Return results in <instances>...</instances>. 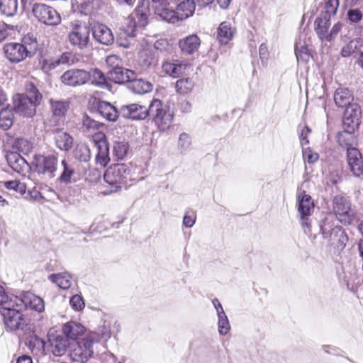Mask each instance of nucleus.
Instances as JSON below:
<instances>
[{
    "instance_id": "1",
    "label": "nucleus",
    "mask_w": 363,
    "mask_h": 363,
    "mask_svg": "<svg viewBox=\"0 0 363 363\" xmlns=\"http://www.w3.org/2000/svg\"><path fill=\"white\" fill-rule=\"evenodd\" d=\"M104 179L111 186L108 193L117 191L122 186L126 187L133 179L130 175V169L123 163L110 166L105 172Z\"/></svg>"
},
{
    "instance_id": "2",
    "label": "nucleus",
    "mask_w": 363,
    "mask_h": 363,
    "mask_svg": "<svg viewBox=\"0 0 363 363\" xmlns=\"http://www.w3.org/2000/svg\"><path fill=\"white\" fill-rule=\"evenodd\" d=\"M23 44L10 43L6 44L4 48V53L6 58L11 62L18 63L27 57H31L37 48V42L30 37H25Z\"/></svg>"
},
{
    "instance_id": "3",
    "label": "nucleus",
    "mask_w": 363,
    "mask_h": 363,
    "mask_svg": "<svg viewBox=\"0 0 363 363\" xmlns=\"http://www.w3.org/2000/svg\"><path fill=\"white\" fill-rule=\"evenodd\" d=\"M97 340L96 335L89 334L80 340L70 344L69 352L70 359L78 363L88 362L93 357L94 345Z\"/></svg>"
},
{
    "instance_id": "4",
    "label": "nucleus",
    "mask_w": 363,
    "mask_h": 363,
    "mask_svg": "<svg viewBox=\"0 0 363 363\" xmlns=\"http://www.w3.org/2000/svg\"><path fill=\"white\" fill-rule=\"evenodd\" d=\"M147 117H150L161 131L167 130L173 121V114L159 99H153L147 108Z\"/></svg>"
},
{
    "instance_id": "5",
    "label": "nucleus",
    "mask_w": 363,
    "mask_h": 363,
    "mask_svg": "<svg viewBox=\"0 0 363 363\" xmlns=\"http://www.w3.org/2000/svg\"><path fill=\"white\" fill-rule=\"evenodd\" d=\"M21 309V308H17L16 304L1 308L0 313L7 330L11 331L27 330V320L23 318L20 311Z\"/></svg>"
},
{
    "instance_id": "6",
    "label": "nucleus",
    "mask_w": 363,
    "mask_h": 363,
    "mask_svg": "<svg viewBox=\"0 0 363 363\" xmlns=\"http://www.w3.org/2000/svg\"><path fill=\"white\" fill-rule=\"evenodd\" d=\"M333 213L336 219L343 225L352 223L354 218V211L350 201L341 195H336L332 200Z\"/></svg>"
},
{
    "instance_id": "7",
    "label": "nucleus",
    "mask_w": 363,
    "mask_h": 363,
    "mask_svg": "<svg viewBox=\"0 0 363 363\" xmlns=\"http://www.w3.org/2000/svg\"><path fill=\"white\" fill-rule=\"evenodd\" d=\"M320 230L323 238L333 245L338 246L339 243L343 244L347 240L344 230L340 226L335 224L332 216L329 215L323 220Z\"/></svg>"
},
{
    "instance_id": "8",
    "label": "nucleus",
    "mask_w": 363,
    "mask_h": 363,
    "mask_svg": "<svg viewBox=\"0 0 363 363\" xmlns=\"http://www.w3.org/2000/svg\"><path fill=\"white\" fill-rule=\"evenodd\" d=\"M148 6L147 1H143L127 18L126 32L128 35L134 37L139 28H144L147 24Z\"/></svg>"
},
{
    "instance_id": "9",
    "label": "nucleus",
    "mask_w": 363,
    "mask_h": 363,
    "mask_svg": "<svg viewBox=\"0 0 363 363\" xmlns=\"http://www.w3.org/2000/svg\"><path fill=\"white\" fill-rule=\"evenodd\" d=\"M90 32L89 26L76 24L68 34L69 44L78 50L86 49L90 44Z\"/></svg>"
},
{
    "instance_id": "10",
    "label": "nucleus",
    "mask_w": 363,
    "mask_h": 363,
    "mask_svg": "<svg viewBox=\"0 0 363 363\" xmlns=\"http://www.w3.org/2000/svg\"><path fill=\"white\" fill-rule=\"evenodd\" d=\"M32 12L38 21L45 25L57 26L61 22L60 15L54 8L48 5L35 4Z\"/></svg>"
},
{
    "instance_id": "11",
    "label": "nucleus",
    "mask_w": 363,
    "mask_h": 363,
    "mask_svg": "<svg viewBox=\"0 0 363 363\" xmlns=\"http://www.w3.org/2000/svg\"><path fill=\"white\" fill-rule=\"evenodd\" d=\"M11 304H16L17 308L24 307L38 313H41L45 309L43 298L30 291L24 292L20 296H13Z\"/></svg>"
},
{
    "instance_id": "12",
    "label": "nucleus",
    "mask_w": 363,
    "mask_h": 363,
    "mask_svg": "<svg viewBox=\"0 0 363 363\" xmlns=\"http://www.w3.org/2000/svg\"><path fill=\"white\" fill-rule=\"evenodd\" d=\"M34 163L35 171L38 174L50 179L55 177L57 166V157L55 155H36L34 157Z\"/></svg>"
},
{
    "instance_id": "13",
    "label": "nucleus",
    "mask_w": 363,
    "mask_h": 363,
    "mask_svg": "<svg viewBox=\"0 0 363 363\" xmlns=\"http://www.w3.org/2000/svg\"><path fill=\"white\" fill-rule=\"evenodd\" d=\"M14 111L26 118H33L36 113V108L38 106L34 104L23 94H16L13 97Z\"/></svg>"
},
{
    "instance_id": "14",
    "label": "nucleus",
    "mask_w": 363,
    "mask_h": 363,
    "mask_svg": "<svg viewBox=\"0 0 363 363\" xmlns=\"http://www.w3.org/2000/svg\"><path fill=\"white\" fill-rule=\"evenodd\" d=\"M92 141L98 151L96 162L101 166L105 167L110 161L109 147L105 134L101 131L95 133L92 135Z\"/></svg>"
},
{
    "instance_id": "15",
    "label": "nucleus",
    "mask_w": 363,
    "mask_h": 363,
    "mask_svg": "<svg viewBox=\"0 0 363 363\" xmlns=\"http://www.w3.org/2000/svg\"><path fill=\"white\" fill-rule=\"evenodd\" d=\"M195 11V2L194 0H182L176 7L172 9L169 23H175L184 21L191 16Z\"/></svg>"
},
{
    "instance_id": "16",
    "label": "nucleus",
    "mask_w": 363,
    "mask_h": 363,
    "mask_svg": "<svg viewBox=\"0 0 363 363\" xmlns=\"http://www.w3.org/2000/svg\"><path fill=\"white\" fill-rule=\"evenodd\" d=\"M91 78L89 72L84 69H72L66 71L61 77L62 83L71 86L84 84Z\"/></svg>"
},
{
    "instance_id": "17",
    "label": "nucleus",
    "mask_w": 363,
    "mask_h": 363,
    "mask_svg": "<svg viewBox=\"0 0 363 363\" xmlns=\"http://www.w3.org/2000/svg\"><path fill=\"white\" fill-rule=\"evenodd\" d=\"M147 108L138 104L123 105L120 108V114L132 120H144L147 118Z\"/></svg>"
},
{
    "instance_id": "18",
    "label": "nucleus",
    "mask_w": 363,
    "mask_h": 363,
    "mask_svg": "<svg viewBox=\"0 0 363 363\" xmlns=\"http://www.w3.org/2000/svg\"><path fill=\"white\" fill-rule=\"evenodd\" d=\"M91 31L94 38L102 45H109L114 41L111 30L103 23H95L91 28Z\"/></svg>"
},
{
    "instance_id": "19",
    "label": "nucleus",
    "mask_w": 363,
    "mask_h": 363,
    "mask_svg": "<svg viewBox=\"0 0 363 363\" xmlns=\"http://www.w3.org/2000/svg\"><path fill=\"white\" fill-rule=\"evenodd\" d=\"M6 160L10 167L19 174L24 175L30 170L28 162L16 152H8Z\"/></svg>"
},
{
    "instance_id": "20",
    "label": "nucleus",
    "mask_w": 363,
    "mask_h": 363,
    "mask_svg": "<svg viewBox=\"0 0 363 363\" xmlns=\"http://www.w3.org/2000/svg\"><path fill=\"white\" fill-rule=\"evenodd\" d=\"M347 164L350 171L355 177L363 174V158L357 149H348L347 153Z\"/></svg>"
},
{
    "instance_id": "21",
    "label": "nucleus",
    "mask_w": 363,
    "mask_h": 363,
    "mask_svg": "<svg viewBox=\"0 0 363 363\" xmlns=\"http://www.w3.org/2000/svg\"><path fill=\"white\" fill-rule=\"evenodd\" d=\"M136 76L137 73L135 71L119 67L118 65L108 72V79L117 84L129 83L130 80Z\"/></svg>"
},
{
    "instance_id": "22",
    "label": "nucleus",
    "mask_w": 363,
    "mask_h": 363,
    "mask_svg": "<svg viewBox=\"0 0 363 363\" xmlns=\"http://www.w3.org/2000/svg\"><path fill=\"white\" fill-rule=\"evenodd\" d=\"M96 108L97 112L108 121H116L120 114V110L118 111L113 105L105 101H99Z\"/></svg>"
},
{
    "instance_id": "23",
    "label": "nucleus",
    "mask_w": 363,
    "mask_h": 363,
    "mask_svg": "<svg viewBox=\"0 0 363 363\" xmlns=\"http://www.w3.org/2000/svg\"><path fill=\"white\" fill-rule=\"evenodd\" d=\"M74 57L69 52L63 53L57 59L45 60L43 62L42 69L45 72H48L55 69L60 65H72L74 62Z\"/></svg>"
},
{
    "instance_id": "24",
    "label": "nucleus",
    "mask_w": 363,
    "mask_h": 363,
    "mask_svg": "<svg viewBox=\"0 0 363 363\" xmlns=\"http://www.w3.org/2000/svg\"><path fill=\"white\" fill-rule=\"evenodd\" d=\"M200 44L201 40L195 34L186 36V38H182L179 41V46L182 52L183 53L189 55L197 52Z\"/></svg>"
},
{
    "instance_id": "25",
    "label": "nucleus",
    "mask_w": 363,
    "mask_h": 363,
    "mask_svg": "<svg viewBox=\"0 0 363 363\" xmlns=\"http://www.w3.org/2000/svg\"><path fill=\"white\" fill-rule=\"evenodd\" d=\"M56 147L62 151H69L73 145V138L67 132L56 130L54 132Z\"/></svg>"
},
{
    "instance_id": "26",
    "label": "nucleus",
    "mask_w": 363,
    "mask_h": 363,
    "mask_svg": "<svg viewBox=\"0 0 363 363\" xmlns=\"http://www.w3.org/2000/svg\"><path fill=\"white\" fill-rule=\"evenodd\" d=\"M298 211L300 216H311L314 210V203L311 196L305 192L297 196Z\"/></svg>"
},
{
    "instance_id": "27",
    "label": "nucleus",
    "mask_w": 363,
    "mask_h": 363,
    "mask_svg": "<svg viewBox=\"0 0 363 363\" xmlns=\"http://www.w3.org/2000/svg\"><path fill=\"white\" fill-rule=\"evenodd\" d=\"M152 84L143 79H136V77L130 79L128 88L133 93L143 94L152 90Z\"/></svg>"
},
{
    "instance_id": "28",
    "label": "nucleus",
    "mask_w": 363,
    "mask_h": 363,
    "mask_svg": "<svg viewBox=\"0 0 363 363\" xmlns=\"http://www.w3.org/2000/svg\"><path fill=\"white\" fill-rule=\"evenodd\" d=\"M329 17L320 16L315 21V30L321 41H328V28L330 26Z\"/></svg>"
},
{
    "instance_id": "29",
    "label": "nucleus",
    "mask_w": 363,
    "mask_h": 363,
    "mask_svg": "<svg viewBox=\"0 0 363 363\" xmlns=\"http://www.w3.org/2000/svg\"><path fill=\"white\" fill-rule=\"evenodd\" d=\"M334 101L338 107L346 108L352 104L353 96L348 89L340 88L334 94Z\"/></svg>"
},
{
    "instance_id": "30",
    "label": "nucleus",
    "mask_w": 363,
    "mask_h": 363,
    "mask_svg": "<svg viewBox=\"0 0 363 363\" xmlns=\"http://www.w3.org/2000/svg\"><path fill=\"white\" fill-rule=\"evenodd\" d=\"M155 14L169 23L172 9L169 8L168 0H152Z\"/></svg>"
},
{
    "instance_id": "31",
    "label": "nucleus",
    "mask_w": 363,
    "mask_h": 363,
    "mask_svg": "<svg viewBox=\"0 0 363 363\" xmlns=\"http://www.w3.org/2000/svg\"><path fill=\"white\" fill-rule=\"evenodd\" d=\"M162 70L168 75L172 77H178L182 74L186 68V65L179 62L178 60H173L172 62L166 61L162 65Z\"/></svg>"
},
{
    "instance_id": "32",
    "label": "nucleus",
    "mask_w": 363,
    "mask_h": 363,
    "mask_svg": "<svg viewBox=\"0 0 363 363\" xmlns=\"http://www.w3.org/2000/svg\"><path fill=\"white\" fill-rule=\"evenodd\" d=\"M62 331L67 337L74 340L84 334L85 328L81 323L70 321L64 325Z\"/></svg>"
},
{
    "instance_id": "33",
    "label": "nucleus",
    "mask_w": 363,
    "mask_h": 363,
    "mask_svg": "<svg viewBox=\"0 0 363 363\" xmlns=\"http://www.w3.org/2000/svg\"><path fill=\"white\" fill-rule=\"evenodd\" d=\"M234 35V30L228 22L220 24L217 30V39L222 45H226L230 41Z\"/></svg>"
},
{
    "instance_id": "34",
    "label": "nucleus",
    "mask_w": 363,
    "mask_h": 363,
    "mask_svg": "<svg viewBox=\"0 0 363 363\" xmlns=\"http://www.w3.org/2000/svg\"><path fill=\"white\" fill-rule=\"evenodd\" d=\"M337 140L340 146L346 148L347 153L348 149H356L354 145L357 143V139L354 133L342 130L338 133Z\"/></svg>"
},
{
    "instance_id": "35",
    "label": "nucleus",
    "mask_w": 363,
    "mask_h": 363,
    "mask_svg": "<svg viewBox=\"0 0 363 363\" xmlns=\"http://www.w3.org/2000/svg\"><path fill=\"white\" fill-rule=\"evenodd\" d=\"M18 10V0H0V13L6 17L17 14Z\"/></svg>"
},
{
    "instance_id": "36",
    "label": "nucleus",
    "mask_w": 363,
    "mask_h": 363,
    "mask_svg": "<svg viewBox=\"0 0 363 363\" xmlns=\"http://www.w3.org/2000/svg\"><path fill=\"white\" fill-rule=\"evenodd\" d=\"M49 280L56 284L62 289H69L72 283V277L67 272L50 274L49 276Z\"/></svg>"
},
{
    "instance_id": "37",
    "label": "nucleus",
    "mask_w": 363,
    "mask_h": 363,
    "mask_svg": "<svg viewBox=\"0 0 363 363\" xmlns=\"http://www.w3.org/2000/svg\"><path fill=\"white\" fill-rule=\"evenodd\" d=\"M25 91L24 96H26L34 104L40 105L43 95L33 82H28L25 86Z\"/></svg>"
},
{
    "instance_id": "38",
    "label": "nucleus",
    "mask_w": 363,
    "mask_h": 363,
    "mask_svg": "<svg viewBox=\"0 0 363 363\" xmlns=\"http://www.w3.org/2000/svg\"><path fill=\"white\" fill-rule=\"evenodd\" d=\"M52 352L55 356H62L65 354L68 346L70 344L68 340L62 336L58 335L54 340H51Z\"/></svg>"
},
{
    "instance_id": "39",
    "label": "nucleus",
    "mask_w": 363,
    "mask_h": 363,
    "mask_svg": "<svg viewBox=\"0 0 363 363\" xmlns=\"http://www.w3.org/2000/svg\"><path fill=\"white\" fill-rule=\"evenodd\" d=\"M301 37L295 43L294 52L298 62H307L311 58V53L306 43L301 42Z\"/></svg>"
},
{
    "instance_id": "40",
    "label": "nucleus",
    "mask_w": 363,
    "mask_h": 363,
    "mask_svg": "<svg viewBox=\"0 0 363 363\" xmlns=\"http://www.w3.org/2000/svg\"><path fill=\"white\" fill-rule=\"evenodd\" d=\"M50 108L52 115L58 118L65 117L69 108V103L64 101L50 99Z\"/></svg>"
},
{
    "instance_id": "41",
    "label": "nucleus",
    "mask_w": 363,
    "mask_h": 363,
    "mask_svg": "<svg viewBox=\"0 0 363 363\" xmlns=\"http://www.w3.org/2000/svg\"><path fill=\"white\" fill-rule=\"evenodd\" d=\"M13 123V114L9 108V105L1 107L0 111V127L6 130L9 129Z\"/></svg>"
},
{
    "instance_id": "42",
    "label": "nucleus",
    "mask_w": 363,
    "mask_h": 363,
    "mask_svg": "<svg viewBox=\"0 0 363 363\" xmlns=\"http://www.w3.org/2000/svg\"><path fill=\"white\" fill-rule=\"evenodd\" d=\"M194 87V82L190 78H182L177 81L175 88L177 92L180 94L190 93Z\"/></svg>"
},
{
    "instance_id": "43",
    "label": "nucleus",
    "mask_w": 363,
    "mask_h": 363,
    "mask_svg": "<svg viewBox=\"0 0 363 363\" xmlns=\"http://www.w3.org/2000/svg\"><path fill=\"white\" fill-rule=\"evenodd\" d=\"M13 148L27 155L33 149V144L28 139L24 138H16L12 141Z\"/></svg>"
},
{
    "instance_id": "44",
    "label": "nucleus",
    "mask_w": 363,
    "mask_h": 363,
    "mask_svg": "<svg viewBox=\"0 0 363 363\" xmlns=\"http://www.w3.org/2000/svg\"><path fill=\"white\" fill-rule=\"evenodd\" d=\"M74 157L80 162H86L90 160L91 152L86 144H77L74 150Z\"/></svg>"
},
{
    "instance_id": "45",
    "label": "nucleus",
    "mask_w": 363,
    "mask_h": 363,
    "mask_svg": "<svg viewBox=\"0 0 363 363\" xmlns=\"http://www.w3.org/2000/svg\"><path fill=\"white\" fill-rule=\"evenodd\" d=\"M152 57L149 55L147 50H141L138 53L137 59V63L140 67V71H139V72H141L150 67L152 64Z\"/></svg>"
},
{
    "instance_id": "46",
    "label": "nucleus",
    "mask_w": 363,
    "mask_h": 363,
    "mask_svg": "<svg viewBox=\"0 0 363 363\" xmlns=\"http://www.w3.org/2000/svg\"><path fill=\"white\" fill-rule=\"evenodd\" d=\"M128 150V143L124 140L115 142L113 144V152L118 160H123L126 156Z\"/></svg>"
},
{
    "instance_id": "47",
    "label": "nucleus",
    "mask_w": 363,
    "mask_h": 363,
    "mask_svg": "<svg viewBox=\"0 0 363 363\" xmlns=\"http://www.w3.org/2000/svg\"><path fill=\"white\" fill-rule=\"evenodd\" d=\"M91 74V83L101 87H106L108 86L106 78L104 74L98 69H94Z\"/></svg>"
},
{
    "instance_id": "48",
    "label": "nucleus",
    "mask_w": 363,
    "mask_h": 363,
    "mask_svg": "<svg viewBox=\"0 0 363 363\" xmlns=\"http://www.w3.org/2000/svg\"><path fill=\"white\" fill-rule=\"evenodd\" d=\"M357 115H356V116H354V118H352L344 114L342 121L343 130L352 133L354 132L359 125V121H357Z\"/></svg>"
},
{
    "instance_id": "49",
    "label": "nucleus",
    "mask_w": 363,
    "mask_h": 363,
    "mask_svg": "<svg viewBox=\"0 0 363 363\" xmlns=\"http://www.w3.org/2000/svg\"><path fill=\"white\" fill-rule=\"evenodd\" d=\"M4 186L7 189L13 190L21 195L25 194L27 189V185L25 183L21 182L18 180L5 182Z\"/></svg>"
},
{
    "instance_id": "50",
    "label": "nucleus",
    "mask_w": 363,
    "mask_h": 363,
    "mask_svg": "<svg viewBox=\"0 0 363 363\" xmlns=\"http://www.w3.org/2000/svg\"><path fill=\"white\" fill-rule=\"evenodd\" d=\"M89 334H94L97 336V340L95 343L100 342L101 340H107L111 337V328L109 325H104L99 327L96 331L91 332Z\"/></svg>"
},
{
    "instance_id": "51",
    "label": "nucleus",
    "mask_w": 363,
    "mask_h": 363,
    "mask_svg": "<svg viewBox=\"0 0 363 363\" xmlns=\"http://www.w3.org/2000/svg\"><path fill=\"white\" fill-rule=\"evenodd\" d=\"M218 328L220 335H225L229 333L230 325L226 314L218 317Z\"/></svg>"
},
{
    "instance_id": "52",
    "label": "nucleus",
    "mask_w": 363,
    "mask_h": 363,
    "mask_svg": "<svg viewBox=\"0 0 363 363\" xmlns=\"http://www.w3.org/2000/svg\"><path fill=\"white\" fill-rule=\"evenodd\" d=\"M62 165L63 167V172L60 177V179L62 182L69 183L74 174V168L72 165L67 164L65 160L62 161Z\"/></svg>"
},
{
    "instance_id": "53",
    "label": "nucleus",
    "mask_w": 363,
    "mask_h": 363,
    "mask_svg": "<svg viewBox=\"0 0 363 363\" xmlns=\"http://www.w3.org/2000/svg\"><path fill=\"white\" fill-rule=\"evenodd\" d=\"M339 6V0H328L325 5V13H322L323 16H328L329 18L334 16Z\"/></svg>"
},
{
    "instance_id": "54",
    "label": "nucleus",
    "mask_w": 363,
    "mask_h": 363,
    "mask_svg": "<svg viewBox=\"0 0 363 363\" xmlns=\"http://www.w3.org/2000/svg\"><path fill=\"white\" fill-rule=\"evenodd\" d=\"M177 145L181 152L183 153L186 152L191 146L190 136L186 133H182L180 134Z\"/></svg>"
},
{
    "instance_id": "55",
    "label": "nucleus",
    "mask_w": 363,
    "mask_h": 363,
    "mask_svg": "<svg viewBox=\"0 0 363 363\" xmlns=\"http://www.w3.org/2000/svg\"><path fill=\"white\" fill-rule=\"evenodd\" d=\"M83 127L89 131H94L99 130L102 123L91 118L87 115L84 116L82 121Z\"/></svg>"
},
{
    "instance_id": "56",
    "label": "nucleus",
    "mask_w": 363,
    "mask_h": 363,
    "mask_svg": "<svg viewBox=\"0 0 363 363\" xmlns=\"http://www.w3.org/2000/svg\"><path fill=\"white\" fill-rule=\"evenodd\" d=\"M345 108L346 110L344 114L352 118H354V114L355 116L357 115V121H359L361 117V109L358 104L355 103H352Z\"/></svg>"
},
{
    "instance_id": "57",
    "label": "nucleus",
    "mask_w": 363,
    "mask_h": 363,
    "mask_svg": "<svg viewBox=\"0 0 363 363\" xmlns=\"http://www.w3.org/2000/svg\"><path fill=\"white\" fill-rule=\"evenodd\" d=\"M303 158L305 162L309 164H313L318 161L319 159V155L313 151L311 148L303 149Z\"/></svg>"
},
{
    "instance_id": "58",
    "label": "nucleus",
    "mask_w": 363,
    "mask_h": 363,
    "mask_svg": "<svg viewBox=\"0 0 363 363\" xmlns=\"http://www.w3.org/2000/svg\"><path fill=\"white\" fill-rule=\"evenodd\" d=\"M357 49V44L353 41H350L342 48L341 55L343 57H350L351 55L355 52Z\"/></svg>"
},
{
    "instance_id": "59",
    "label": "nucleus",
    "mask_w": 363,
    "mask_h": 363,
    "mask_svg": "<svg viewBox=\"0 0 363 363\" xmlns=\"http://www.w3.org/2000/svg\"><path fill=\"white\" fill-rule=\"evenodd\" d=\"M71 307L75 311H79L84 306L82 297L79 295L72 296L69 300Z\"/></svg>"
},
{
    "instance_id": "60",
    "label": "nucleus",
    "mask_w": 363,
    "mask_h": 363,
    "mask_svg": "<svg viewBox=\"0 0 363 363\" xmlns=\"http://www.w3.org/2000/svg\"><path fill=\"white\" fill-rule=\"evenodd\" d=\"M154 48L156 50L163 52H169L171 49V45L166 39H159L154 43Z\"/></svg>"
},
{
    "instance_id": "61",
    "label": "nucleus",
    "mask_w": 363,
    "mask_h": 363,
    "mask_svg": "<svg viewBox=\"0 0 363 363\" xmlns=\"http://www.w3.org/2000/svg\"><path fill=\"white\" fill-rule=\"evenodd\" d=\"M13 296L9 297V296L5 292L4 288L0 285V306L1 308H4L7 306H13L11 303V299Z\"/></svg>"
},
{
    "instance_id": "62",
    "label": "nucleus",
    "mask_w": 363,
    "mask_h": 363,
    "mask_svg": "<svg viewBox=\"0 0 363 363\" xmlns=\"http://www.w3.org/2000/svg\"><path fill=\"white\" fill-rule=\"evenodd\" d=\"M196 221V215L194 212H186L183 218V225L186 228H191Z\"/></svg>"
},
{
    "instance_id": "63",
    "label": "nucleus",
    "mask_w": 363,
    "mask_h": 363,
    "mask_svg": "<svg viewBox=\"0 0 363 363\" xmlns=\"http://www.w3.org/2000/svg\"><path fill=\"white\" fill-rule=\"evenodd\" d=\"M347 16L352 23H357L362 18V13L358 9H350L347 12Z\"/></svg>"
},
{
    "instance_id": "64",
    "label": "nucleus",
    "mask_w": 363,
    "mask_h": 363,
    "mask_svg": "<svg viewBox=\"0 0 363 363\" xmlns=\"http://www.w3.org/2000/svg\"><path fill=\"white\" fill-rule=\"evenodd\" d=\"M309 216H300L301 227L303 230V232L308 235H310L311 234V221L309 219Z\"/></svg>"
}]
</instances>
